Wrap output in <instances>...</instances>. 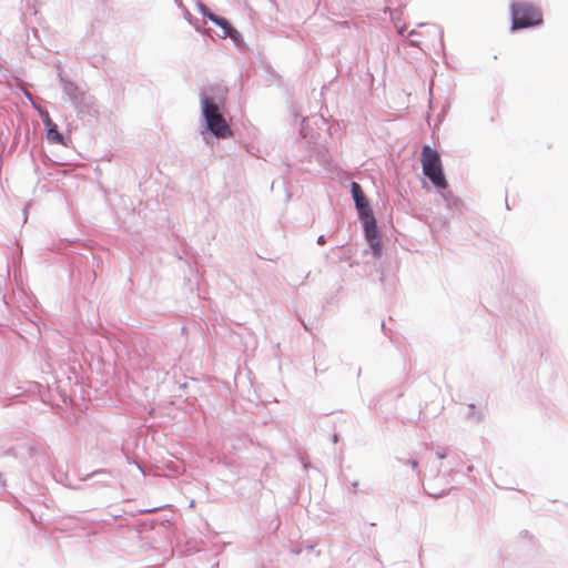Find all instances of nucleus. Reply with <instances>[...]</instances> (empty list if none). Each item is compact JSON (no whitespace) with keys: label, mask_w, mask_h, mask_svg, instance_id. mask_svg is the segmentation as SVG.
I'll return each instance as SVG.
<instances>
[{"label":"nucleus","mask_w":568,"mask_h":568,"mask_svg":"<svg viewBox=\"0 0 568 568\" xmlns=\"http://www.w3.org/2000/svg\"><path fill=\"white\" fill-rule=\"evenodd\" d=\"M318 243H320V244H323V243H324V239H323V236H320V239H318Z\"/></svg>","instance_id":"10"},{"label":"nucleus","mask_w":568,"mask_h":568,"mask_svg":"<svg viewBox=\"0 0 568 568\" xmlns=\"http://www.w3.org/2000/svg\"><path fill=\"white\" fill-rule=\"evenodd\" d=\"M202 114L207 130L214 136L223 140L233 138V131L222 114L220 105L212 99L204 98L202 100Z\"/></svg>","instance_id":"1"},{"label":"nucleus","mask_w":568,"mask_h":568,"mask_svg":"<svg viewBox=\"0 0 568 568\" xmlns=\"http://www.w3.org/2000/svg\"><path fill=\"white\" fill-rule=\"evenodd\" d=\"M199 11L203 16L207 17L214 24L221 27L224 31V37L234 38L236 30H234L224 18L217 17L214 13H212L204 4H199Z\"/></svg>","instance_id":"6"},{"label":"nucleus","mask_w":568,"mask_h":568,"mask_svg":"<svg viewBox=\"0 0 568 568\" xmlns=\"http://www.w3.org/2000/svg\"><path fill=\"white\" fill-rule=\"evenodd\" d=\"M420 163L423 168V173L426 174V145H424L420 151Z\"/></svg>","instance_id":"9"},{"label":"nucleus","mask_w":568,"mask_h":568,"mask_svg":"<svg viewBox=\"0 0 568 568\" xmlns=\"http://www.w3.org/2000/svg\"><path fill=\"white\" fill-rule=\"evenodd\" d=\"M352 194H353V199L355 201L359 217L373 213V211L371 210L369 204L363 193L361 185L356 182L352 183Z\"/></svg>","instance_id":"5"},{"label":"nucleus","mask_w":568,"mask_h":568,"mask_svg":"<svg viewBox=\"0 0 568 568\" xmlns=\"http://www.w3.org/2000/svg\"><path fill=\"white\" fill-rule=\"evenodd\" d=\"M513 30L538 26L542 22V13L531 3L511 4Z\"/></svg>","instance_id":"2"},{"label":"nucleus","mask_w":568,"mask_h":568,"mask_svg":"<svg viewBox=\"0 0 568 568\" xmlns=\"http://www.w3.org/2000/svg\"><path fill=\"white\" fill-rule=\"evenodd\" d=\"M428 180L438 189L446 190L448 182L443 172L442 162L436 151L428 148Z\"/></svg>","instance_id":"3"},{"label":"nucleus","mask_w":568,"mask_h":568,"mask_svg":"<svg viewBox=\"0 0 568 568\" xmlns=\"http://www.w3.org/2000/svg\"><path fill=\"white\" fill-rule=\"evenodd\" d=\"M361 220L363 221L364 224L366 240L368 241L372 250L374 251V254L378 256L382 251V241L377 233L376 220L373 213L362 216Z\"/></svg>","instance_id":"4"},{"label":"nucleus","mask_w":568,"mask_h":568,"mask_svg":"<svg viewBox=\"0 0 568 568\" xmlns=\"http://www.w3.org/2000/svg\"><path fill=\"white\" fill-rule=\"evenodd\" d=\"M407 40L410 44L413 45H416V47H420V44L423 43L422 39H419V36L416 33V31L412 30L408 36H407Z\"/></svg>","instance_id":"8"},{"label":"nucleus","mask_w":568,"mask_h":568,"mask_svg":"<svg viewBox=\"0 0 568 568\" xmlns=\"http://www.w3.org/2000/svg\"><path fill=\"white\" fill-rule=\"evenodd\" d=\"M44 124L48 128V141L65 145L63 135L58 131L57 125L52 122V120L49 116H47V119L44 120Z\"/></svg>","instance_id":"7"}]
</instances>
